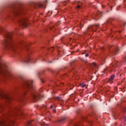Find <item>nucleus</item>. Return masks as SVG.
Instances as JSON below:
<instances>
[{
    "label": "nucleus",
    "mask_w": 126,
    "mask_h": 126,
    "mask_svg": "<svg viewBox=\"0 0 126 126\" xmlns=\"http://www.w3.org/2000/svg\"><path fill=\"white\" fill-rule=\"evenodd\" d=\"M0 34L3 35L4 37V40L3 41V49L5 51H8L12 54H18L17 49H19L21 47L25 48L28 54L27 57L25 60V63H29L32 61L30 58V55L32 51L29 48V45L26 44L21 39H17L13 37V32H8L2 27L0 26Z\"/></svg>",
    "instance_id": "f257e3e1"
},
{
    "label": "nucleus",
    "mask_w": 126,
    "mask_h": 126,
    "mask_svg": "<svg viewBox=\"0 0 126 126\" xmlns=\"http://www.w3.org/2000/svg\"><path fill=\"white\" fill-rule=\"evenodd\" d=\"M25 12L22 8L16 7L15 4L12 5L10 7L8 16L10 17H15L17 22L20 26L25 28L28 25V20L24 16Z\"/></svg>",
    "instance_id": "f03ea898"
},
{
    "label": "nucleus",
    "mask_w": 126,
    "mask_h": 126,
    "mask_svg": "<svg viewBox=\"0 0 126 126\" xmlns=\"http://www.w3.org/2000/svg\"><path fill=\"white\" fill-rule=\"evenodd\" d=\"M16 116H24L20 107L12 108L8 114H5L2 120L0 121V126H17L14 120H12V118L15 119Z\"/></svg>",
    "instance_id": "7ed1b4c3"
},
{
    "label": "nucleus",
    "mask_w": 126,
    "mask_h": 126,
    "mask_svg": "<svg viewBox=\"0 0 126 126\" xmlns=\"http://www.w3.org/2000/svg\"><path fill=\"white\" fill-rule=\"evenodd\" d=\"M32 83H33V80H27L24 81L25 90L23 93V95L30 94L33 99L37 101V100L41 99V95L38 93L35 92V89Z\"/></svg>",
    "instance_id": "20e7f679"
},
{
    "label": "nucleus",
    "mask_w": 126,
    "mask_h": 126,
    "mask_svg": "<svg viewBox=\"0 0 126 126\" xmlns=\"http://www.w3.org/2000/svg\"><path fill=\"white\" fill-rule=\"evenodd\" d=\"M0 77L2 78H14L9 67L4 61L0 60Z\"/></svg>",
    "instance_id": "39448f33"
},
{
    "label": "nucleus",
    "mask_w": 126,
    "mask_h": 126,
    "mask_svg": "<svg viewBox=\"0 0 126 126\" xmlns=\"http://www.w3.org/2000/svg\"><path fill=\"white\" fill-rule=\"evenodd\" d=\"M86 65L90 66L91 70L94 71V73H96L97 69H98V66L95 63H93L92 64H88V63H86Z\"/></svg>",
    "instance_id": "423d86ee"
},
{
    "label": "nucleus",
    "mask_w": 126,
    "mask_h": 126,
    "mask_svg": "<svg viewBox=\"0 0 126 126\" xmlns=\"http://www.w3.org/2000/svg\"><path fill=\"white\" fill-rule=\"evenodd\" d=\"M108 49L110 54H113V55H116V54H117V52L119 51V48H118V47H112L111 45L108 46Z\"/></svg>",
    "instance_id": "0eeeda50"
},
{
    "label": "nucleus",
    "mask_w": 126,
    "mask_h": 126,
    "mask_svg": "<svg viewBox=\"0 0 126 126\" xmlns=\"http://www.w3.org/2000/svg\"><path fill=\"white\" fill-rule=\"evenodd\" d=\"M102 12L98 11L96 14H93L91 15V16L92 18H93V19H94V20H98L99 18L102 16Z\"/></svg>",
    "instance_id": "6e6552de"
},
{
    "label": "nucleus",
    "mask_w": 126,
    "mask_h": 126,
    "mask_svg": "<svg viewBox=\"0 0 126 126\" xmlns=\"http://www.w3.org/2000/svg\"><path fill=\"white\" fill-rule=\"evenodd\" d=\"M0 98H3V99H5L7 102H10L11 100H12V97H11L10 96L5 94H1V93L0 92Z\"/></svg>",
    "instance_id": "1a4fd4ad"
},
{
    "label": "nucleus",
    "mask_w": 126,
    "mask_h": 126,
    "mask_svg": "<svg viewBox=\"0 0 126 126\" xmlns=\"http://www.w3.org/2000/svg\"><path fill=\"white\" fill-rule=\"evenodd\" d=\"M99 28V25H94L88 27V32H91V31L96 32V29Z\"/></svg>",
    "instance_id": "9d476101"
},
{
    "label": "nucleus",
    "mask_w": 126,
    "mask_h": 126,
    "mask_svg": "<svg viewBox=\"0 0 126 126\" xmlns=\"http://www.w3.org/2000/svg\"><path fill=\"white\" fill-rule=\"evenodd\" d=\"M32 6L33 8H42V7L44 6V5L41 4V3H32Z\"/></svg>",
    "instance_id": "9b49d317"
},
{
    "label": "nucleus",
    "mask_w": 126,
    "mask_h": 126,
    "mask_svg": "<svg viewBox=\"0 0 126 126\" xmlns=\"http://www.w3.org/2000/svg\"><path fill=\"white\" fill-rule=\"evenodd\" d=\"M51 31H53V32H54V33H59V32H60L59 29H54V26L52 27H49L48 29L45 30V31H46V32H49Z\"/></svg>",
    "instance_id": "f8f14e48"
},
{
    "label": "nucleus",
    "mask_w": 126,
    "mask_h": 126,
    "mask_svg": "<svg viewBox=\"0 0 126 126\" xmlns=\"http://www.w3.org/2000/svg\"><path fill=\"white\" fill-rule=\"evenodd\" d=\"M37 75L39 76L40 79H43V77H44V71L38 72L37 73Z\"/></svg>",
    "instance_id": "ddd939ff"
},
{
    "label": "nucleus",
    "mask_w": 126,
    "mask_h": 126,
    "mask_svg": "<svg viewBox=\"0 0 126 126\" xmlns=\"http://www.w3.org/2000/svg\"><path fill=\"white\" fill-rule=\"evenodd\" d=\"M48 70L49 71H51L52 73H55V74H59V73H60V71H61V70H63V68L61 69L60 70H57L55 72H54L52 70H51L50 69H48Z\"/></svg>",
    "instance_id": "4468645a"
},
{
    "label": "nucleus",
    "mask_w": 126,
    "mask_h": 126,
    "mask_svg": "<svg viewBox=\"0 0 126 126\" xmlns=\"http://www.w3.org/2000/svg\"><path fill=\"white\" fill-rule=\"evenodd\" d=\"M82 5H83L82 3L78 4L77 6L76 7V9H77V10H78V9H80V8H81V7H82Z\"/></svg>",
    "instance_id": "2eb2a0df"
},
{
    "label": "nucleus",
    "mask_w": 126,
    "mask_h": 126,
    "mask_svg": "<svg viewBox=\"0 0 126 126\" xmlns=\"http://www.w3.org/2000/svg\"><path fill=\"white\" fill-rule=\"evenodd\" d=\"M75 61H74L72 63H70V65L71 67V68H72V69H74V65H75V63H74V62Z\"/></svg>",
    "instance_id": "dca6fc26"
},
{
    "label": "nucleus",
    "mask_w": 126,
    "mask_h": 126,
    "mask_svg": "<svg viewBox=\"0 0 126 126\" xmlns=\"http://www.w3.org/2000/svg\"><path fill=\"white\" fill-rule=\"evenodd\" d=\"M112 68H106L105 70H104V71H103V72H104V73H106V72H108V71H111V70H112Z\"/></svg>",
    "instance_id": "f3484780"
},
{
    "label": "nucleus",
    "mask_w": 126,
    "mask_h": 126,
    "mask_svg": "<svg viewBox=\"0 0 126 126\" xmlns=\"http://www.w3.org/2000/svg\"><path fill=\"white\" fill-rule=\"evenodd\" d=\"M111 23H112V20L111 19L108 20L106 21V25H108V24H111Z\"/></svg>",
    "instance_id": "a211bd4d"
},
{
    "label": "nucleus",
    "mask_w": 126,
    "mask_h": 126,
    "mask_svg": "<svg viewBox=\"0 0 126 126\" xmlns=\"http://www.w3.org/2000/svg\"><path fill=\"white\" fill-rule=\"evenodd\" d=\"M65 120V119L64 118H62L61 119L59 120V123H63V122H64Z\"/></svg>",
    "instance_id": "6ab92c4d"
},
{
    "label": "nucleus",
    "mask_w": 126,
    "mask_h": 126,
    "mask_svg": "<svg viewBox=\"0 0 126 126\" xmlns=\"http://www.w3.org/2000/svg\"><path fill=\"white\" fill-rule=\"evenodd\" d=\"M67 76V74L65 73L62 75H61V77H62L63 78H65V77Z\"/></svg>",
    "instance_id": "aec40b11"
},
{
    "label": "nucleus",
    "mask_w": 126,
    "mask_h": 126,
    "mask_svg": "<svg viewBox=\"0 0 126 126\" xmlns=\"http://www.w3.org/2000/svg\"><path fill=\"white\" fill-rule=\"evenodd\" d=\"M115 78V74H112L110 76V78H108V79H114Z\"/></svg>",
    "instance_id": "412c9836"
},
{
    "label": "nucleus",
    "mask_w": 126,
    "mask_h": 126,
    "mask_svg": "<svg viewBox=\"0 0 126 126\" xmlns=\"http://www.w3.org/2000/svg\"><path fill=\"white\" fill-rule=\"evenodd\" d=\"M54 49H55L54 47H51L50 49H48V50H49V51L53 52V51H54Z\"/></svg>",
    "instance_id": "4be33fe9"
},
{
    "label": "nucleus",
    "mask_w": 126,
    "mask_h": 126,
    "mask_svg": "<svg viewBox=\"0 0 126 126\" xmlns=\"http://www.w3.org/2000/svg\"><path fill=\"white\" fill-rule=\"evenodd\" d=\"M73 126H80V125H79V123H74Z\"/></svg>",
    "instance_id": "5701e85b"
},
{
    "label": "nucleus",
    "mask_w": 126,
    "mask_h": 126,
    "mask_svg": "<svg viewBox=\"0 0 126 126\" xmlns=\"http://www.w3.org/2000/svg\"><path fill=\"white\" fill-rule=\"evenodd\" d=\"M85 83H83L82 84H80V86H82L83 87H85Z\"/></svg>",
    "instance_id": "b1692460"
},
{
    "label": "nucleus",
    "mask_w": 126,
    "mask_h": 126,
    "mask_svg": "<svg viewBox=\"0 0 126 126\" xmlns=\"http://www.w3.org/2000/svg\"><path fill=\"white\" fill-rule=\"evenodd\" d=\"M108 82H109L110 83H113V80L112 79H109L108 80Z\"/></svg>",
    "instance_id": "393cba45"
},
{
    "label": "nucleus",
    "mask_w": 126,
    "mask_h": 126,
    "mask_svg": "<svg viewBox=\"0 0 126 126\" xmlns=\"http://www.w3.org/2000/svg\"><path fill=\"white\" fill-rule=\"evenodd\" d=\"M60 24H61V22L58 21V22L57 23L56 26H58V25H60Z\"/></svg>",
    "instance_id": "a878e982"
},
{
    "label": "nucleus",
    "mask_w": 126,
    "mask_h": 126,
    "mask_svg": "<svg viewBox=\"0 0 126 126\" xmlns=\"http://www.w3.org/2000/svg\"><path fill=\"white\" fill-rule=\"evenodd\" d=\"M65 41L67 42V43H68V42L70 41V38H68L67 39H66Z\"/></svg>",
    "instance_id": "bb28decb"
},
{
    "label": "nucleus",
    "mask_w": 126,
    "mask_h": 126,
    "mask_svg": "<svg viewBox=\"0 0 126 126\" xmlns=\"http://www.w3.org/2000/svg\"><path fill=\"white\" fill-rule=\"evenodd\" d=\"M123 112L124 113H125V112H126V108H124L123 109Z\"/></svg>",
    "instance_id": "cd10ccee"
},
{
    "label": "nucleus",
    "mask_w": 126,
    "mask_h": 126,
    "mask_svg": "<svg viewBox=\"0 0 126 126\" xmlns=\"http://www.w3.org/2000/svg\"><path fill=\"white\" fill-rule=\"evenodd\" d=\"M63 5H66V1H64L63 3Z\"/></svg>",
    "instance_id": "c85d7f7f"
},
{
    "label": "nucleus",
    "mask_w": 126,
    "mask_h": 126,
    "mask_svg": "<svg viewBox=\"0 0 126 126\" xmlns=\"http://www.w3.org/2000/svg\"><path fill=\"white\" fill-rule=\"evenodd\" d=\"M20 78H21V79H24V76H20Z\"/></svg>",
    "instance_id": "c756f323"
},
{
    "label": "nucleus",
    "mask_w": 126,
    "mask_h": 126,
    "mask_svg": "<svg viewBox=\"0 0 126 126\" xmlns=\"http://www.w3.org/2000/svg\"><path fill=\"white\" fill-rule=\"evenodd\" d=\"M88 56H89V54H88V53H87V54H85V57L86 58H87V57H88Z\"/></svg>",
    "instance_id": "7c9ffc66"
},
{
    "label": "nucleus",
    "mask_w": 126,
    "mask_h": 126,
    "mask_svg": "<svg viewBox=\"0 0 126 126\" xmlns=\"http://www.w3.org/2000/svg\"><path fill=\"white\" fill-rule=\"evenodd\" d=\"M40 81H41V82H42V83H44V82H45V81H44V80H43V79H41V80H40Z\"/></svg>",
    "instance_id": "2f4dec72"
},
{
    "label": "nucleus",
    "mask_w": 126,
    "mask_h": 126,
    "mask_svg": "<svg viewBox=\"0 0 126 126\" xmlns=\"http://www.w3.org/2000/svg\"><path fill=\"white\" fill-rule=\"evenodd\" d=\"M57 99L58 100H61V97L60 96H58V97H57Z\"/></svg>",
    "instance_id": "473e14b6"
},
{
    "label": "nucleus",
    "mask_w": 126,
    "mask_h": 126,
    "mask_svg": "<svg viewBox=\"0 0 126 126\" xmlns=\"http://www.w3.org/2000/svg\"><path fill=\"white\" fill-rule=\"evenodd\" d=\"M0 108H2V109H3V106H2L1 104H0Z\"/></svg>",
    "instance_id": "72a5a7b5"
},
{
    "label": "nucleus",
    "mask_w": 126,
    "mask_h": 126,
    "mask_svg": "<svg viewBox=\"0 0 126 126\" xmlns=\"http://www.w3.org/2000/svg\"><path fill=\"white\" fill-rule=\"evenodd\" d=\"M41 126H46V125H45V124H41Z\"/></svg>",
    "instance_id": "f704fd0d"
},
{
    "label": "nucleus",
    "mask_w": 126,
    "mask_h": 126,
    "mask_svg": "<svg viewBox=\"0 0 126 126\" xmlns=\"http://www.w3.org/2000/svg\"><path fill=\"white\" fill-rule=\"evenodd\" d=\"M110 10H112V9H113V7H112V6H110Z\"/></svg>",
    "instance_id": "c9c22d12"
},
{
    "label": "nucleus",
    "mask_w": 126,
    "mask_h": 126,
    "mask_svg": "<svg viewBox=\"0 0 126 126\" xmlns=\"http://www.w3.org/2000/svg\"><path fill=\"white\" fill-rule=\"evenodd\" d=\"M47 1H48L45 0V1H44V3H47Z\"/></svg>",
    "instance_id": "e433bc0d"
},
{
    "label": "nucleus",
    "mask_w": 126,
    "mask_h": 126,
    "mask_svg": "<svg viewBox=\"0 0 126 126\" xmlns=\"http://www.w3.org/2000/svg\"><path fill=\"white\" fill-rule=\"evenodd\" d=\"M30 123H31L30 122H28V125H30Z\"/></svg>",
    "instance_id": "4c0bfd02"
},
{
    "label": "nucleus",
    "mask_w": 126,
    "mask_h": 126,
    "mask_svg": "<svg viewBox=\"0 0 126 126\" xmlns=\"http://www.w3.org/2000/svg\"><path fill=\"white\" fill-rule=\"evenodd\" d=\"M92 78H93V76H91V79H92Z\"/></svg>",
    "instance_id": "58836bf2"
},
{
    "label": "nucleus",
    "mask_w": 126,
    "mask_h": 126,
    "mask_svg": "<svg viewBox=\"0 0 126 126\" xmlns=\"http://www.w3.org/2000/svg\"><path fill=\"white\" fill-rule=\"evenodd\" d=\"M56 49H59V47H58V46H56Z\"/></svg>",
    "instance_id": "ea45409f"
},
{
    "label": "nucleus",
    "mask_w": 126,
    "mask_h": 126,
    "mask_svg": "<svg viewBox=\"0 0 126 126\" xmlns=\"http://www.w3.org/2000/svg\"><path fill=\"white\" fill-rule=\"evenodd\" d=\"M90 125L91 126V125H92V122H90Z\"/></svg>",
    "instance_id": "a19ab883"
},
{
    "label": "nucleus",
    "mask_w": 126,
    "mask_h": 126,
    "mask_svg": "<svg viewBox=\"0 0 126 126\" xmlns=\"http://www.w3.org/2000/svg\"><path fill=\"white\" fill-rule=\"evenodd\" d=\"M51 109L53 108V105H51Z\"/></svg>",
    "instance_id": "79ce46f5"
},
{
    "label": "nucleus",
    "mask_w": 126,
    "mask_h": 126,
    "mask_svg": "<svg viewBox=\"0 0 126 126\" xmlns=\"http://www.w3.org/2000/svg\"><path fill=\"white\" fill-rule=\"evenodd\" d=\"M53 112H56V109H54Z\"/></svg>",
    "instance_id": "37998d69"
},
{
    "label": "nucleus",
    "mask_w": 126,
    "mask_h": 126,
    "mask_svg": "<svg viewBox=\"0 0 126 126\" xmlns=\"http://www.w3.org/2000/svg\"><path fill=\"white\" fill-rule=\"evenodd\" d=\"M102 50H104V47H102Z\"/></svg>",
    "instance_id": "c03bdc74"
},
{
    "label": "nucleus",
    "mask_w": 126,
    "mask_h": 126,
    "mask_svg": "<svg viewBox=\"0 0 126 126\" xmlns=\"http://www.w3.org/2000/svg\"><path fill=\"white\" fill-rule=\"evenodd\" d=\"M20 99H22V97H21V96H20Z\"/></svg>",
    "instance_id": "a18cd8bd"
},
{
    "label": "nucleus",
    "mask_w": 126,
    "mask_h": 126,
    "mask_svg": "<svg viewBox=\"0 0 126 126\" xmlns=\"http://www.w3.org/2000/svg\"><path fill=\"white\" fill-rule=\"evenodd\" d=\"M125 120L126 121V117H125Z\"/></svg>",
    "instance_id": "49530a36"
},
{
    "label": "nucleus",
    "mask_w": 126,
    "mask_h": 126,
    "mask_svg": "<svg viewBox=\"0 0 126 126\" xmlns=\"http://www.w3.org/2000/svg\"><path fill=\"white\" fill-rule=\"evenodd\" d=\"M102 6L103 8H104V5H102Z\"/></svg>",
    "instance_id": "de8ad7c7"
},
{
    "label": "nucleus",
    "mask_w": 126,
    "mask_h": 126,
    "mask_svg": "<svg viewBox=\"0 0 126 126\" xmlns=\"http://www.w3.org/2000/svg\"><path fill=\"white\" fill-rule=\"evenodd\" d=\"M108 5L109 6H110V5H109V4H108Z\"/></svg>",
    "instance_id": "09e8293b"
},
{
    "label": "nucleus",
    "mask_w": 126,
    "mask_h": 126,
    "mask_svg": "<svg viewBox=\"0 0 126 126\" xmlns=\"http://www.w3.org/2000/svg\"><path fill=\"white\" fill-rule=\"evenodd\" d=\"M126 25V23L124 24V26Z\"/></svg>",
    "instance_id": "8fccbe9b"
},
{
    "label": "nucleus",
    "mask_w": 126,
    "mask_h": 126,
    "mask_svg": "<svg viewBox=\"0 0 126 126\" xmlns=\"http://www.w3.org/2000/svg\"><path fill=\"white\" fill-rule=\"evenodd\" d=\"M49 63H52V62H50Z\"/></svg>",
    "instance_id": "3c124183"
},
{
    "label": "nucleus",
    "mask_w": 126,
    "mask_h": 126,
    "mask_svg": "<svg viewBox=\"0 0 126 126\" xmlns=\"http://www.w3.org/2000/svg\"><path fill=\"white\" fill-rule=\"evenodd\" d=\"M42 21H43V22H44V20H42Z\"/></svg>",
    "instance_id": "603ef678"
},
{
    "label": "nucleus",
    "mask_w": 126,
    "mask_h": 126,
    "mask_svg": "<svg viewBox=\"0 0 126 126\" xmlns=\"http://www.w3.org/2000/svg\"><path fill=\"white\" fill-rule=\"evenodd\" d=\"M120 33H121V32H119Z\"/></svg>",
    "instance_id": "864d4df0"
},
{
    "label": "nucleus",
    "mask_w": 126,
    "mask_h": 126,
    "mask_svg": "<svg viewBox=\"0 0 126 126\" xmlns=\"http://www.w3.org/2000/svg\"><path fill=\"white\" fill-rule=\"evenodd\" d=\"M15 90H16V89H15Z\"/></svg>",
    "instance_id": "5fc2aeb1"
}]
</instances>
